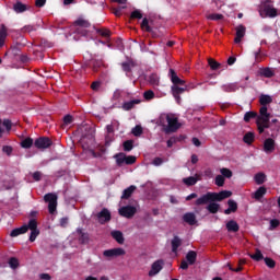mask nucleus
<instances>
[{"instance_id": "13d9d810", "label": "nucleus", "mask_w": 280, "mask_h": 280, "mask_svg": "<svg viewBox=\"0 0 280 280\" xmlns=\"http://www.w3.org/2000/svg\"><path fill=\"white\" fill-rule=\"evenodd\" d=\"M208 19H210V21H222V19H224V15L220 13H213V14H210Z\"/></svg>"}, {"instance_id": "09e8293b", "label": "nucleus", "mask_w": 280, "mask_h": 280, "mask_svg": "<svg viewBox=\"0 0 280 280\" xmlns=\"http://www.w3.org/2000/svg\"><path fill=\"white\" fill-rule=\"evenodd\" d=\"M220 172H221L223 178H232L233 177V171L232 170L223 167V168L220 170Z\"/></svg>"}, {"instance_id": "6e6552de", "label": "nucleus", "mask_w": 280, "mask_h": 280, "mask_svg": "<svg viewBox=\"0 0 280 280\" xmlns=\"http://www.w3.org/2000/svg\"><path fill=\"white\" fill-rule=\"evenodd\" d=\"M31 231L30 242H36V238L40 235V230H38V221L36 219H31L27 223V231Z\"/></svg>"}, {"instance_id": "0e129e2a", "label": "nucleus", "mask_w": 280, "mask_h": 280, "mask_svg": "<svg viewBox=\"0 0 280 280\" xmlns=\"http://www.w3.org/2000/svg\"><path fill=\"white\" fill-rule=\"evenodd\" d=\"M237 88L235 86V84H230V85H224L223 86V91H226L228 93H231L233 91H235Z\"/></svg>"}, {"instance_id": "b1692460", "label": "nucleus", "mask_w": 280, "mask_h": 280, "mask_svg": "<svg viewBox=\"0 0 280 280\" xmlns=\"http://www.w3.org/2000/svg\"><path fill=\"white\" fill-rule=\"evenodd\" d=\"M110 235L113 240L117 242V244H124V242H126V238H124V233L121 231H112Z\"/></svg>"}, {"instance_id": "c756f323", "label": "nucleus", "mask_w": 280, "mask_h": 280, "mask_svg": "<svg viewBox=\"0 0 280 280\" xmlns=\"http://www.w3.org/2000/svg\"><path fill=\"white\" fill-rule=\"evenodd\" d=\"M226 229L230 233H237V231H240V224H237L235 220H231L226 223Z\"/></svg>"}, {"instance_id": "9b49d317", "label": "nucleus", "mask_w": 280, "mask_h": 280, "mask_svg": "<svg viewBox=\"0 0 280 280\" xmlns=\"http://www.w3.org/2000/svg\"><path fill=\"white\" fill-rule=\"evenodd\" d=\"M103 255L105 257H107L108 259H110L113 257H121V256L126 255V249H124L121 247L112 248V249L104 250Z\"/></svg>"}, {"instance_id": "052dcab7", "label": "nucleus", "mask_w": 280, "mask_h": 280, "mask_svg": "<svg viewBox=\"0 0 280 280\" xmlns=\"http://www.w3.org/2000/svg\"><path fill=\"white\" fill-rule=\"evenodd\" d=\"M143 97H144V100H148V101L154 100V91H152V90L145 91L143 93Z\"/></svg>"}, {"instance_id": "20e7f679", "label": "nucleus", "mask_w": 280, "mask_h": 280, "mask_svg": "<svg viewBox=\"0 0 280 280\" xmlns=\"http://www.w3.org/2000/svg\"><path fill=\"white\" fill-rule=\"evenodd\" d=\"M73 26L75 27V34H79L80 36H88L89 27H91V22H89V20H85L84 18H79L74 21Z\"/></svg>"}, {"instance_id": "0eeeda50", "label": "nucleus", "mask_w": 280, "mask_h": 280, "mask_svg": "<svg viewBox=\"0 0 280 280\" xmlns=\"http://www.w3.org/2000/svg\"><path fill=\"white\" fill-rule=\"evenodd\" d=\"M44 201L48 202L49 213H56V209L58 208V195L54 192H48L44 196Z\"/></svg>"}, {"instance_id": "2f4dec72", "label": "nucleus", "mask_w": 280, "mask_h": 280, "mask_svg": "<svg viewBox=\"0 0 280 280\" xmlns=\"http://www.w3.org/2000/svg\"><path fill=\"white\" fill-rule=\"evenodd\" d=\"M207 209L209 213H218L220 211V203H217L214 201H210V203L207 206Z\"/></svg>"}, {"instance_id": "680f3d73", "label": "nucleus", "mask_w": 280, "mask_h": 280, "mask_svg": "<svg viewBox=\"0 0 280 280\" xmlns=\"http://www.w3.org/2000/svg\"><path fill=\"white\" fill-rule=\"evenodd\" d=\"M63 124L66 125V126H69V125H71V124H73V116H71V115H66L65 117H63Z\"/></svg>"}, {"instance_id": "37998d69", "label": "nucleus", "mask_w": 280, "mask_h": 280, "mask_svg": "<svg viewBox=\"0 0 280 280\" xmlns=\"http://www.w3.org/2000/svg\"><path fill=\"white\" fill-rule=\"evenodd\" d=\"M135 142L132 140H126L122 143V148L125 152H131L132 148H135Z\"/></svg>"}, {"instance_id": "72a5a7b5", "label": "nucleus", "mask_w": 280, "mask_h": 280, "mask_svg": "<svg viewBox=\"0 0 280 280\" xmlns=\"http://www.w3.org/2000/svg\"><path fill=\"white\" fill-rule=\"evenodd\" d=\"M243 141L244 143H247V145L253 144V142L255 141V133L248 131L247 133L244 135Z\"/></svg>"}, {"instance_id": "bb28decb", "label": "nucleus", "mask_w": 280, "mask_h": 280, "mask_svg": "<svg viewBox=\"0 0 280 280\" xmlns=\"http://www.w3.org/2000/svg\"><path fill=\"white\" fill-rule=\"evenodd\" d=\"M13 10L16 14H23V12H27V7L21 1H18L13 4Z\"/></svg>"}, {"instance_id": "69168bd1", "label": "nucleus", "mask_w": 280, "mask_h": 280, "mask_svg": "<svg viewBox=\"0 0 280 280\" xmlns=\"http://www.w3.org/2000/svg\"><path fill=\"white\" fill-rule=\"evenodd\" d=\"M12 151H13V149L10 145H4L2 148V152H4V154H7L8 156H10L12 154Z\"/></svg>"}, {"instance_id": "de8ad7c7", "label": "nucleus", "mask_w": 280, "mask_h": 280, "mask_svg": "<svg viewBox=\"0 0 280 280\" xmlns=\"http://www.w3.org/2000/svg\"><path fill=\"white\" fill-rule=\"evenodd\" d=\"M96 34H100V36H103V38H110V31L107 28H98Z\"/></svg>"}, {"instance_id": "1a4fd4ad", "label": "nucleus", "mask_w": 280, "mask_h": 280, "mask_svg": "<svg viewBox=\"0 0 280 280\" xmlns=\"http://www.w3.org/2000/svg\"><path fill=\"white\" fill-rule=\"evenodd\" d=\"M52 143L48 137H39L35 140L34 145L37 150H47V148H51Z\"/></svg>"}, {"instance_id": "4468645a", "label": "nucleus", "mask_w": 280, "mask_h": 280, "mask_svg": "<svg viewBox=\"0 0 280 280\" xmlns=\"http://www.w3.org/2000/svg\"><path fill=\"white\" fill-rule=\"evenodd\" d=\"M96 218L100 224H106V222H110V211L104 208L101 212L96 214Z\"/></svg>"}, {"instance_id": "9d476101", "label": "nucleus", "mask_w": 280, "mask_h": 280, "mask_svg": "<svg viewBox=\"0 0 280 280\" xmlns=\"http://www.w3.org/2000/svg\"><path fill=\"white\" fill-rule=\"evenodd\" d=\"M119 215L122 218H135L137 213V208L135 206H124L118 210Z\"/></svg>"}, {"instance_id": "603ef678", "label": "nucleus", "mask_w": 280, "mask_h": 280, "mask_svg": "<svg viewBox=\"0 0 280 280\" xmlns=\"http://www.w3.org/2000/svg\"><path fill=\"white\" fill-rule=\"evenodd\" d=\"M228 207L232 213H235V211H237V202H235V200L233 199H230L228 201Z\"/></svg>"}, {"instance_id": "6e6d98bb", "label": "nucleus", "mask_w": 280, "mask_h": 280, "mask_svg": "<svg viewBox=\"0 0 280 280\" xmlns=\"http://www.w3.org/2000/svg\"><path fill=\"white\" fill-rule=\"evenodd\" d=\"M264 261L268 268H275V266H277V262L272 258L266 257Z\"/></svg>"}, {"instance_id": "ddd939ff", "label": "nucleus", "mask_w": 280, "mask_h": 280, "mask_svg": "<svg viewBox=\"0 0 280 280\" xmlns=\"http://www.w3.org/2000/svg\"><path fill=\"white\" fill-rule=\"evenodd\" d=\"M168 78H171V82H172L173 86H185V80L179 79L176 71L172 68L168 71Z\"/></svg>"}, {"instance_id": "ea45409f", "label": "nucleus", "mask_w": 280, "mask_h": 280, "mask_svg": "<svg viewBox=\"0 0 280 280\" xmlns=\"http://www.w3.org/2000/svg\"><path fill=\"white\" fill-rule=\"evenodd\" d=\"M38 24H35V25H25L23 28H22V32L24 34H32V32H36L38 30Z\"/></svg>"}, {"instance_id": "58836bf2", "label": "nucleus", "mask_w": 280, "mask_h": 280, "mask_svg": "<svg viewBox=\"0 0 280 280\" xmlns=\"http://www.w3.org/2000/svg\"><path fill=\"white\" fill-rule=\"evenodd\" d=\"M260 75H262V78H273L275 71L270 68H264L260 70Z\"/></svg>"}, {"instance_id": "c03bdc74", "label": "nucleus", "mask_w": 280, "mask_h": 280, "mask_svg": "<svg viewBox=\"0 0 280 280\" xmlns=\"http://www.w3.org/2000/svg\"><path fill=\"white\" fill-rule=\"evenodd\" d=\"M182 139H183V136H180V137H171V138L167 140V142H166L167 148H173V145H174L175 143H178V141H182Z\"/></svg>"}, {"instance_id": "f257e3e1", "label": "nucleus", "mask_w": 280, "mask_h": 280, "mask_svg": "<svg viewBox=\"0 0 280 280\" xmlns=\"http://www.w3.org/2000/svg\"><path fill=\"white\" fill-rule=\"evenodd\" d=\"M233 196V192L231 190H222L220 192H207L199 197L195 205L197 207H201L202 205H209L210 202H222V200H225V198H231Z\"/></svg>"}, {"instance_id": "f704fd0d", "label": "nucleus", "mask_w": 280, "mask_h": 280, "mask_svg": "<svg viewBox=\"0 0 280 280\" xmlns=\"http://www.w3.org/2000/svg\"><path fill=\"white\" fill-rule=\"evenodd\" d=\"M267 191H268V190L266 189V187L261 186V187H259V188L255 191L254 198H255L256 200H261V197H262V196H266Z\"/></svg>"}, {"instance_id": "79ce46f5", "label": "nucleus", "mask_w": 280, "mask_h": 280, "mask_svg": "<svg viewBox=\"0 0 280 280\" xmlns=\"http://www.w3.org/2000/svg\"><path fill=\"white\" fill-rule=\"evenodd\" d=\"M208 65L212 71H218L221 67L220 62L215 61V59H208Z\"/></svg>"}, {"instance_id": "338daca9", "label": "nucleus", "mask_w": 280, "mask_h": 280, "mask_svg": "<svg viewBox=\"0 0 280 280\" xmlns=\"http://www.w3.org/2000/svg\"><path fill=\"white\" fill-rule=\"evenodd\" d=\"M100 86H102V83H101L100 81H94V82L91 84L92 91H100Z\"/></svg>"}, {"instance_id": "f03ea898", "label": "nucleus", "mask_w": 280, "mask_h": 280, "mask_svg": "<svg viewBox=\"0 0 280 280\" xmlns=\"http://www.w3.org/2000/svg\"><path fill=\"white\" fill-rule=\"evenodd\" d=\"M159 124L163 127V131L166 135H170L171 132H176L180 128L178 118L165 114H162L160 116Z\"/></svg>"}, {"instance_id": "473e14b6", "label": "nucleus", "mask_w": 280, "mask_h": 280, "mask_svg": "<svg viewBox=\"0 0 280 280\" xmlns=\"http://www.w3.org/2000/svg\"><path fill=\"white\" fill-rule=\"evenodd\" d=\"M183 183L184 185H187V187H194V185L198 183V177H194V176L185 177L183 178Z\"/></svg>"}, {"instance_id": "774afa93", "label": "nucleus", "mask_w": 280, "mask_h": 280, "mask_svg": "<svg viewBox=\"0 0 280 280\" xmlns=\"http://www.w3.org/2000/svg\"><path fill=\"white\" fill-rule=\"evenodd\" d=\"M121 10H126V5L118 7L117 9H114L115 16H121Z\"/></svg>"}, {"instance_id": "c9c22d12", "label": "nucleus", "mask_w": 280, "mask_h": 280, "mask_svg": "<svg viewBox=\"0 0 280 280\" xmlns=\"http://www.w3.org/2000/svg\"><path fill=\"white\" fill-rule=\"evenodd\" d=\"M254 180H255L256 185H264L266 183V174L257 173L254 176Z\"/></svg>"}, {"instance_id": "cd10ccee", "label": "nucleus", "mask_w": 280, "mask_h": 280, "mask_svg": "<svg viewBox=\"0 0 280 280\" xmlns=\"http://www.w3.org/2000/svg\"><path fill=\"white\" fill-rule=\"evenodd\" d=\"M196 259H198V253H196L195 250H189L186 254V261L190 265L194 266V264H196Z\"/></svg>"}, {"instance_id": "39448f33", "label": "nucleus", "mask_w": 280, "mask_h": 280, "mask_svg": "<svg viewBox=\"0 0 280 280\" xmlns=\"http://www.w3.org/2000/svg\"><path fill=\"white\" fill-rule=\"evenodd\" d=\"M114 159H116V164L118 167L124 165H135V163H137V156L126 155L124 152L115 154Z\"/></svg>"}, {"instance_id": "e2e57ef3", "label": "nucleus", "mask_w": 280, "mask_h": 280, "mask_svg": "<svg viewBox=\"0 0 280 280\" xmlns=\"http://www.w3.org/2000/svg\"><path fill=\"white\" fill-rule=\"evenodd\" d=\"M152 165H155V167H159V166L163 165V158H155L152 161Z\"/></svg>"}, {"instance_id": "a19ab883", "label": "nucleus", "mask_w": 280, "mask_h": 280, "mask_svg": "<svg viewBox=\"0 0 280 280\" xmlns=\"http://www.w3.org/2000/svg\"><path fill=\"white\" fill-rule=\"evenodd\" d=\"M141 30H144V32H152V26L150 25V21L148 18H144L141 23Z\"/></svg>"}, {"instance_id": "8fccbe9b", "label": "nucleus", "mask_w": 280, "mask_h": 280, "mask_svg": "<svg viewBox=\"0 0 280 280\" xmlns=\"http://www.w3.org/2000/svg\"><path fill=\"white\" fill-rule=\"evenodd\" d=\"M9 266L10 268H12L13 270H16V268H19V259L16 257H11L9 259Z\"/></svg>"}, {"instance_id": "aec40b11", "label": "nucleus", "mask_w": 280, "mask_h": 280, "mask_svg": "<svg viewBox=\"0 0 280 280\" xmlns=\"http://www.w3.org/2000/svg\"><path fill=\"white\" fill-rule=\"evenodd\" d=\"M137 104H141V100L136 98V100H131L129 102H125L121 106L122 110H132V108H135V106H137Z\"/></svg>"}, {"instance_id": "4c0bfd02", "label": "nucleus", "mask_w": 280, "mask_h": 280, "mask_svg": "<svg viewBox=\"0 0 280 280\" xmlns=\"http://www.w3.org/2000/svg\"><path fill=\"white\" fill-rule=\"evenodd\" d=\"M34 145V139L32 138H26L21 141V148H24L25 150H30Z\"/></svg>"}, {"instance_id": "e433bc0d", "label": "nucleus", "mask_w": 280, "mask_h": 280, "mask_svg": "<svg viewBox=\"0 0 280 280\" xmlns=\"http://www.w3.org/2000/svg\"><path fill=\"white\" fill-rule=\"evenodd\" d=\"M250 259L254 261H261L264 258V254H261V250L259 248H256L255 254H249Z\"/></svg>"}, {"instance_id": "412c9836", "label": "nucleus", "mask_w": 280, "mask_h": 280, "mask_svg": "<svg viewBox=\"0 0 280 280\" xmlns=\"http://www.w3.org/2000/svg\"><path fill=\"white\" fill-rule=\"evenodd\" d=\"M2 124L7 128L8 132H10L12 130V120H10V119L1 120L0 119V139L3 137V132H5L3 127H1Z\"/></svg>"}, {"instance_id": "a18cd8bd", "label": "nucleus", "mask_w": 280, "mask_h": 280, "mask_svg": "<svg viewBox=\"0 0 280 280\" xmlns=\"http://www.w3.org/2000/svg\"><path fill=\"white\" fill-rule=\"evenodd\" d=\"M257 116V113L255 112H246L245 115H244V121L246 124H248V121H250V119H256Z\"/></svg>"}, {"instance_id": "4be33fe9", "label": "nucleus", "mask_w": 280, "mask_h": 280, "mask_svg": "<svg viewBox=\"0 0 280 280\" xmlns=\"http://www.w3.org/2000/svg\"><path fill=\"white\" fill-rule=\"evenodd\" d=\"M77 233L79 235V242L80 244H89L90 242V237H89V233L82 231V229H77Z\"/></svg>"}, {"instance_id": "393cba45", "label": "nucleus", "mask_w": 280, "mask_h": 280, "mask_svg": "<svg viewBox=\"0 0 280 280\" xmlns=\"http://www.w3.org/2000/svg\"><path fill=\"white\" fill-rule=\"evenodd\" d=\"M136 190H137V186H135V185H131L128 188H126L122 191L121 200H128V198H130L132 196V194H135Z\"/></svg>"}, {"instance_id": "7c9ffc66", "label": "nucleus", "mask_w": 280, "mask_h": 280, "mask_svg": "<svg viewBox=\"0 0 280 280\" xmlns=\"http://www.w3.org/2000/svg\"><path fill=\"white\" fill-rule=\"evenodd\" d=\"M259 104L261 106H268V104H272V96L268 94H261L259 97Z\"/></svg>"}, {"instance_id": "3c124183", "label": "nucleus", "mask_w": 280, "mask_h": 280, "mask_svg": "<svg viewBox=\"0 0 280 280\" xmlns=\"http://www.w3.org/2000/svg\"><path fill=\"white\" fill-rule=\"evenodd\" d=\"M130 19L135 20V19H143V13H141V10L136 9L131 12L130 14Z\"/></svg>"}, {"instance_id": "dca6fc26", "label": "nucleus", "mask_w": 280, "mask_h": 280, "mask_svg": "<svg viewBox=\"0 0 280 280\" xmlns=\"http://www.w3.org/2000/svg\"><path fill=\"white\" fill-rule=\"evenodd\" d=\"M89 67H91L92 71L94 73H97L102 67H104V60L102 59H92L89 63Z\"/></svg>"}, {"instance_id": "bf43d9fd", "label": "nucleus", "mask_w": 280, "mask_h": 280, "mask_svg": "<svg viewBox=\"0 0 280 280\" xmlns=\"http://www.w3.org/2000/svg\"><path fill=\"white\" fill-rule=\"evenodd\" d=\"M280 224L279 219H272L270 220V226H269V231H275V229H277Z\"/></svg>"}, {"instance_id": "4d7b16f0", "label": "nucleus", "mask_w": 280, "mask_h": 280, "mask_svg": "<svg viewBox=\"0 0 280 280\" xmlns=\"http://www.w3.org/2000/svg\"><path fill=\"white\" fill-rule=\"evenodd\" d=\"M121 69L125 71V73H130V71H132V66L130 62L126 61L121 63Z\"/></svg>"}, {"instance_id": "7ed1b4c3", "label": "nucleus", "mask_w": 280, "mask_h": 280, "mask_svg": "<svg viewBox=\"0 0 280 280\" xmlns=\"http://www.w3.org/2000/svg\"><path fill=\"white\" fill-rule=\"evenodd\" d=\"M260 115L257 116L256 125L259 135H264V130L270 128V114L268 113V107L262 105L259 109Z\"/></svg>"}, {"instance_id": "49530a36", "label": "nucleus", "mask_w": 280, "mask_h": 280, "mask_svg": "<svg viewBox=\"0 0 280 280\" xmlns=\"http://www.w3.org/2000/svg\"><path fill=\"white\" fill-rule=\"evenodd\" d=\"M131 133L133 135V137H141V135H143V127H141V125H137L132 130Z\"/></svg>"}, {"instance_id": "864d4df0", "label": "nucleus", "mask_w": 280, "mask_h": 280, "mask_svg": "<svg viewBox=\"0 0 280 280\" xmlns=\"http://www.w3.org/2000/svg\"><path fill=\"white\" fill-rule=\"evenodd\" d=\"M149 82H150V84H152L153 86H159V82H160L159 75H156V74H151V75L149 77Z\"/></svg>"}, {"instance_id": "c85d7f7f", "label": "nucleus", "mask_w": 280, "mask_h": 280, "mask_svg": "<svg viewBox=\"0 0 280 280\" xmlns=\"http://www.w3.org/2000/svg\"><path fill=\"white\" fill-rule=\"evenodd\" d=\"M5 38H8V27L2 24L0 27V48L5 45Z\"/></svg>"}, {"instance_id": "a211bd4d", "label": "nucleus", "mask_w": 280, "mask_h": 280, "mask_svg": "<svg viewBox=\"0 0 280 280\" xmlns=\"http://www.w3.org/2000/svg\"><path fill=\"white\" fill-rule=\"evenodd\" d=\"M172 253H178V248L183 246V240L178 236H174L171 241Z\"/></svg>"}, {"instance_id": "a878e982", "label": "nucleus", "mask_w": 280, "mask_h": 280, "mask_svg": "<svg viewBox=\"0 0 280 280\" xmlns=\"http://www.w3.org/2000/svg\"><path fill=\"white\" fill-rule=\"evenodd\" d=\"M183 220L190 226H194V224H196V214L192 212H187L183 215Z\"/></svg>"}, {"instance_id": "5701e85b", "label": "nucleus", "mask_w": 280, "mask_h": 280, "mask_svg": "<svg viewBox=\"0 0 280 280\" xmlns=\"http://www.w3.org/2000/svg\"><path fill=\"white\" fill-rule=\"evenodd\" d=\"M24 233H27V224H24L21 228L12 230L10 233V237H19V235H24Z\"/></svg>"}, {"instance_id": "f3484780", "label": "nucleus", "mask_w": 280, "mask_h": 280, "mask_svg": "<svg viewBox=\"0 0 280 280\" xmlns=\"http://www.w3.org/2000/svg\"><path fill=\"white\" fill-rule=\"evenodd\" d=\"M246 36V26L240 25L236 27V36L234 38V43L240 44L242 43V38Z\"/></svg>"}, {"instance_id": "5fc2aeb1", "label": "nucleus", "mask_w": 280, "mask_h": 280, "mask_svg": "<svg viewBox=\"0 0 280 280\" xmlns=\"http://www.w3.org/2000/svg\"><path fill=\"white\" fill-rule=\"evenodd\" d=\"M224 180H225L224 176L217 175L214 183H215L217 187H224Z\"/></svg>"}, {"instance_id": "f8f14e48", "label": "nucleus", "mask_w": 280, "mask_h": 280, "mask_svg": "<svg viewBox=\"0 0 280 280\" xmlns=\"http://www.w3.org/2000/svg\"><path fill=\"white\" fill-rule=\"evenodd\" d=\"M164 261L163 259H159L156 261H154L151 265V270L149 271V277H156V275H159V272H161L163 270V266H164Z\"/></svg>"}, {"instance_id": "2eb2a0df", "label": "nucleus", "mask_w": 280, "mask_h": 280, "mask_svg": "<svg viewBox=\"0 0 280 280\" xmlns=\"http://www.w3.org/2000/svg\"><path fill=\"white\" fill-rule=\"evenodd\" d=\"M171 91L177 104H180V95H183V93L187 91V88H179V85H172Z\"/></svg>"}, {"instance_id": "6ab92c4d", "label": "nucleus", "mask_w": 280, "mask_h": 280, "mask_svg": "<svg viewBox=\"0 0 280 280\" xmlns=\"http://www.w3.org/2000/svg\"><path fill=\"white\" fill-rule=\"evenodd\" d=\"M264 151L268 154L275 152V139L268 138L264 142Z\"/></svg>"}, {"instance_id": "423d86ee", "label": "nucleus", "mask_w": 280, "mask_h": 280, "mask_svg": "<svg viewBox=\"0 0 280 280\" xmlns=\"http://www.w3.org/2000/svg\"><path fill=\"white\" fill-rule=\"evenodd\" d=\"M260 16H269V19H275L277 16V9L270 4V0L262 1L259 8Z\"/></svg>"}]
</instances>
